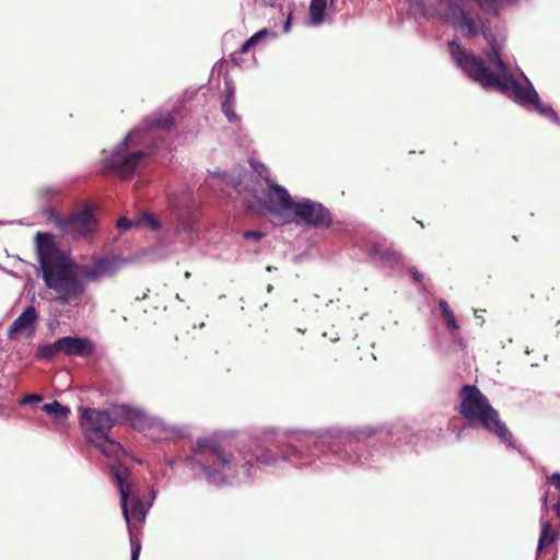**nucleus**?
<instances>
[{
  "label": "nucleus",
  "instance_id": "nucleus-17",
  "mask_svg": "<svg viewBox=\"0 0 560 560\" xmlns=\"http://www.w3.org/2000/svg\"><path fill=\"white\" fill-rule=\"evenodd\" d=\"M275 33L269 31L268 28H262L250 36L240 48L238 52L232 54V60L235 61L236 54H246L256 45L265 42L268 37H275Z\"/></svg>",
  "mask_w": 560,
  "mask_h": 560
},
{
  "label": "nucleus",
  "instance_id": "nucleus-1",
  "mask_svg": "<svg viewBox=\"0 0 560 560\" xmlns=\"http://www.w3.org/2000/svg\"><path fill=\"white\" fill-rule=\"evenodd\" d=\"M412 8L419 9L422 14L436 16L454 28L463 32L465 37H476L482 34L486 38L492 37L487 22L470 8L463 3V0H407ZM491 52L488 55L490 65L495 69L491 71L481 58L467 51L462 45L452 40L448 44L450 54L455 63L475 82L482 88L489 89L486 83L490 75L509 77L508 66L501 58V54L494 38L490 39Z\"/></svg>",
  "mask_w": 560,
  "mask_h": 560
},
{
  "label": "nucleus",
  "instance_id": "nucleus-5",
  "mask_svg": "<svg viewBox=\"0 0 560 560\" xmlns=\"http://www.w3.org/2000/svg\"><path fill=\"white\" fill-rule=\"evenodd\" d=\"M458 413L468 422L478 421L483 429L495 435L506 445L513 444V434L501 420L497 409L476 385H464L459 389Z\"/></svg>",
  "mask_w": 560,
  "mask_h": 560
},
{
  "label": "nucleus",
  "instance_id": "nucleus-33",
  "mask_svg": "<svg viewBox=\"0 0 560 560\" xmlns=\"http://www.w3.org/2000/svg\"><path fill=\"white\" fill-rule=\"evenodd\" d=\"M42 396L37 394L27 395L22 399V402H28V401H40Z\"/></svg>",
  "mask_w": 560,
  "mask_h": 560
},
{
  "label": "nucleus",
  "instance_id": "nucleus-35",
  "mask_svg": "<svg viewBox=\"0 0 560 560\" xmlns=\"http://www.w3.org/2000/svg\"><path fill=\"white\" fill-rule=\"evenodd\" d=\"M480 7H492L497 0H475Z\"/></svg>",
  "mask_w": 560,
  "mask_h": 560
},
{
  "label": "nucleus",
  "instance_id": "nucleus-36",
  "mask_svg": "<svg viewBox=\"0 0 560 560\" xmlns=\"http://www.w3.org/2000/svg\"><path fill=\"white\" fill-rule=\"evenodd\" d=\"M553 510L558 517H560V498H557V503L553 506Z\"/></svg>",
  "mask_w": 560,
  "mask_h": 560
},
{
  "label": "nucleus",
  "instance_id": "nucleus-28",
  "mask_svg": "<svg viewBox=\"0 0 560 560\" xmlns=\"http://www.w3.org/2000/svg\"><path fill=\"white\" fill-rule=\"evenodd\" d=\"M133 225V222L125 217H121L117 220L116 226L120 231H127Z\"/></svg>",
  "mask_w": 560,
  "mask_h": 560
},
{
  "label": "nucleus",
  "instance_id": "nucleus-11",
  "mask_svg": "<svg viewBox=\"0 0 560 560\" xmlns=\"http://www.w3.org/2000/svg\"><path fill=\"white\" fill-rule=\"evenodd\" d=\"M55 224L65 235L74 240L88 238L97 230V221L90 207L75 211L67 218H58Z\"/></svg>",
  "mask_w": 560,
  "mask_h": 560
},
{
  "label": "nucleus",
  "instance_id": "nucleus-27",
  "mask_svg": "<svg viewBox=\"0 0 560 560\" xmlns=\"http://www.w3.org/2000/svg\"><path fill=\"white\" fill-rule=\"evenodd\" d=\"M548 483L555 487L557 492V498H560V474L555 472L551 476L547 477Z\"/></svg>",
  "mask_w": 560,
  "mask_h": 560
},
{
  "label": "nucleus",
  "instance_id": "nucleus-8",
  "mask_svg": "<svg viewBox=\"0 0 560 560\" xmlns=\"http://www.w3.org/2000/svg\"><path fill=\"white\" fill-rule=\"evenodd\" d=\"M80 425L85 431L86 438L91 441L107 435L112 428L119 423V418H132L137 412L121 406L108 410H97L94 408H81Z\"/></svg>",
  "mask_w": 560,
  "mask_h": 560
},
{
  "label": "nucleus",
  "instance_id": "nucleus-3",
  "mask_svg": "<svg viewBox=\"0 0 560 560\" xmlns=\"http://www.w3.org/2000/svg\"><path fill=\"white\" fill-rule=\"evenodd\" d=\"M192 465L198 466L209 482L232 483L240 477L248 478L254 462L271 465L277 462L269 450L257 446L255 450H228L211 439L198 440L194 451Z\"/></svg>",
  "mask_w": 560,
  "mask_h": 560
},
{
  "label": "nucleus",
  "instance_id": "nucleus-29",
  "mask_svg": "<svg viewBox=\"0 0 560 560\" xmlns=\"http://www.w3.org/2000/svg\"><path fill=\"white\" fill-rule=\"evenodd\" d=\"M144 222L154 231L160 229V223L150 214H144Z\"/></svg>",
  "mask_w": 560,
  "mask_h": 560
},
{
  "label": "nucleus",
  "instance_id": "nucleus-32",
  "mask_svg": "<svg viewBox=\"0 0 560 560\" xmlns=\"http://www.w3.org/2000/svg\"><path fill=\"white\" fill-rule=\"evenodd\" d=\"M410 273L415 282L421 283L423 281V275L417 269H411Z\"/></svg>",
  "mask_w": 560,
  "mask_h": 560
},
{
  "label": "nucleus",
  "instance_id": "nucleus-16",
  "mask_svg": "<svg viewBox=\"0 0 560 560\" xmlns=\"http://www.w3.org/2000/svg\"><path fill=\"white\" fill-rule=\"evenodd\" d=\"M92 444L96 448H98L105 456L116 458L117 462L114 463L113 465H116V464L122 465L119 462V459L122 455H125V451H124L122 446L120 445V443L110 439L108 436V434L97 439L96 441H93Z\"/></svg>",
  "mask_w": 560,
  "mask_h": 560
},
{
  "label": "nucleus",
  "instance_id": "nucleus-37",
  "mask_svg": "<svg viewBox=\"0 0 560 560\" xmlns=\"http://www.w3.org/2000/svg\"><path fill=\"white\" fill-rule=\"evenodd\" d=\"M277 0H260L264 5H273Z\"/></svg>",
  "mask_w": 560,
  "mask_h": 560
},
{
  "label": "nucleus",
  "instance_id": "nucleus-10",
  "mask_svg": "<svg viewBox=\"0 0 560 560\" xmlns=\"http://www.w3.org/2000/svg\"><path fill=\"white\" fill-rule=\"evenodd\" d=\"M486 83L488 84L489 89L499 91L510 96L515 103L526 108H529L534 100L538 98V93L528 79H526L527 85H523L511 74L509 77L490 75L487 78Z\"/></svg>",
  "mask_w": 560,
  "mask_h": 560
},
{
  "label": "nucleus",
  "instance_id": "nucleus-23",
  "mask_svg": "<svg viewBox=\"0 0 560 560\" xmlns=\"http://www.w3.org/2000/svg\"><path fill=\"white\" fill-rule=\"evenodd\" d=\"M327 0H311L310 16L314 24H319L324 20Z\"/></svg>",
  "mask_w": 560,
  "mask_h": 560
},
{
  "label": "nucleus",
  "instance_id": "nucleus-34",
  "mask_svg": "<svg viewBox=\"0 0 560 560\" xmlns=\"http://www.w3.org/2000/svg\"><path fill=\"white\" fill-rule=\"evenodd\" d=\"M552 494L549 490H547L542 495V508L545 511H548V501Z\"/></svg>",
  "mask_w": 560,
  "mask_h": 560
},
{
  "label": "nucleus",
  "instance_id": "nucleus-24",
  "mask_svg": "<svg viewBox=\"0 0 560 560\" xmlns=\"http://www.w3.org/2000/svg\"><path fill=\"white\" fill-rule=\"evenodd\" d=\"M61 350L57 346V340L50 345H42L37 349L36 358L39 360H52Z\"/></svg>",
  "mask_w": 560,
  "mask_h": 560
},
{
  "label": "nucleus",
  "instance_id": "nucleus-4",
  "mask_svg": "<svg viewBox=\"0 0 560 560\" xmlns=\"http://www.w3.org/2000/svg\"><path fill=\"white\" fill-rule=\"evenodd\" d=\"M266 197L265 209L284 223H304L314 228H328L331 224V214L322 203L311 199L295 201L282 186L271 187Z\"/></svg>",
  "mask_w": 560,
  "mask_h": 560
},
{
  "label": "nucleus",
  "instance_id": "nucleus-12",
  "mask_svg": "<svg viewBox=\"0 0 560 560\" xmlns=\"http://www.w3.org/2000/svg\"><path fill=\"white\" fill-rule=\"evenodd\" d=\"M38 319V314L33 305L24 308V311L13 320L9 330L8 338L15 339L18 335H24L31 338L35 334V324Z\"/></svg>",
  "mask_w": 560,
  "mask_h": 560
},
{
  "label": "nucleus",
  "instance_id": "nucleus-7",
  "mask_svg": "<svg viewBox=\"0 0 560 560\" xmlns=\"http://www.w3.org/2000/svg\"><path fill=\"white\" fill-rule=\"evenodd\" d=\"M376 430L371 428L357 429L354 431L324 432L320 434L304 433L296 440L307 446L313 445L315 448L331 451L343 459L355 460L359 456H351L348 452L355 451L357 445L373 436Z\"/></svg>",
  "mask_w": 560,
  "mask_h": 560
},
{
  "label": "nucleus",
  "instance_id": "nucleus-25",
  "mask_svg": "<svg viewBox=\"0 0 560 560\" xmlns=\"http://www.w3.org/2000/svg\"><path fill=\"white\" fill-rule=\"evenodd\" d=\"M301 334H304V331H302L301 329H296L295 331L289 332L285 337L287 346L293 350L302 351L305 347V341L303 338L300 337Z\"/></svg>",
  "mask_w": 560,
  "mask_h": 560
},
{
  "label": "nucleus",
  "instance_id": "nucleus-31",
  "mask_svg": "<svg viewBox=\"0 0 560 560\" xmlns=\"http://www.w3.org/2000/svg\"><path fill=\"white\" fill-rule=\"evenodd\" d=\"M243 236L245 240L259 241L264 236V234L258 231H246Z\"/></svg>",
  "mask_w": 560,
  "mask_h": 560
},
{
  "label": "nucleus",
  "instance_id": "nucleus-38",
  "mask_svg": "<svg viewBox=\"0 0 560 560\" xmlns=\"http://www.w3.org/2000/svg\"><path fill=\"white\" fill-rule=\"evenodd\" d=\"M289 26H290V19L287 21L285 25H284V31H288L289 30Z\"/></svg>",
  "mask_w": 560,
  "mask_h": 560
},
{
  "label": "nucleus",
  "instance_id": "nucleus-22",
  "mask_svg": "<svg viewBox=\"0 0 560 560\" xmlns=\"http://www.w3.org/2000/svg\"><path fill=\"white\" fill-rule=\"evenodd\" d=\"M439 307L441 310V315L442 318L444 319L447 329L451 331L458 329L459 326L455 318L454 312L450 307L448 303L445 300H440Z\"/></svg>",
  "mask_w": 560,
  "mask_h": 560
},
{
  "label": "nucleus",
  "instance_id": "nucleus-39",
  "mask_svg": "<svg viewBox=\"0 0 560 560\" xmlns=\"http://www.w3.org/2000/svg\"><path fill=\"white\" fill-rule=\"evenodd\" d=\"M260 342H261L262 345H266V343H267V341H266L264 338L260 340Z\"/></svg>",
  "mask_w": 560,
  "mask_h": 560
},
{
  "label": "nucleus",
  "instance_id": "nucleus-15",
  "mask_svg": "<svg viewBox=\"0 0 560 560\" xmlns=\"http://www.w3.org/2000/svg\"><path fill=\"white\" fill-rule=\"evenodd\" d=\"M57 346L67 355L90 357L94 352V345L88 338L62 337L57 340Z\"/></svg>",
  "mask_w": 560,
  "mask_h": 560
},
{
  "label": "nucleus",
  "instance_id": "nucleus-21",
  "mask_svg": "<svg viewBox=\"0 0 560 560\" xmlns=\"http://www.w3.org/2000/svg\"><path fill=\"white\" fill-rule=\"evenodd\" d=\"M532 107L536 113H538L540 116L551 120L552 122L559 125L560 119L557 113L553 110V108L545 103L541 102L540 97L538 96L537 100H534Z\"/></svg>",
  "mask_w": 560,
  "mask_h": 560
},
{
  "label": "nucleus",
  "instance_id": "nucleus-30",
  "mask_svg": "<svg viewBox=\"0 0 560 560\" xmlns=\"http://www.w3.org/2000/svg\"><path fill=\"white\" fill-rule=\"evenodd\" d=\"M298 454H299V451H298L296 446L290 445V446H288L285 452L281 453V457L283 459H287V458H291L292 456H298Z\"/></svg>",
  "mask_w": 560,
  "mask_h": 560
},
{
  "label": "nucleus",
  "instance_id": "nucleus-2",
  "mask_svg": "<svg viewBox=\"0 0 560 560\" xmlns=\"http://www.w3.org/2000/svg\"><path fill=\"white\" fill-rule=\"evenodd\" d=\"M36 247L42 279L60 305L77 303L83 298L86 285L80 276L96 282L115 276L121 266L117 257L110 256H102L92 265L75 264L59 249L49 233L37 232Z\"/></svg>",
  "mask_w": 560,
  "mask_h": 560
},
{
  "label": "nucleus",
  "instance_id": "nucleus-20",
  "mask_svg": "<svg viewBox=\"0 0 560 560\" xmlns=\"http://www.w3.org/2000/svg\"><path fill=\"white\" fill-rule=\"evenodd\" d=\"M558 538V533L552 530L551 523L544 521L541 524V533L538 541V552L542 550L546 545L553 544Z\"/></svg>",
  "mask_w": 560,
  "mask_h": 560
},
{
  "label": "nucleus",
  "instance_id": "nucleus-18",
  "mask_svg": "<svg viewBox=\"0 0 560 560\" xmlns=\"http://www.w3.org/2000/svg\"><path fill=\"white\" fill-rule=\"evenodd\" d=\"M43 410L48 415L52 416L56 421L60 424H63L70 415V409L66 406H62L59 401L54 400L52 402L45 404L43 406Z\"/></svg>",
  "mask_w": 560,
  "mask_h": 560
},
{
  "label": "nucleus",
  "instance_id": "nucleus-6",
  "mask_svg": "<svg viewBox=\"0 0 560 560\" xmlns=\"http://www.w3.org/2000/svg\"><path fill=\"white\" fill-rule=\"evenodd\" d=\"M112 475L120 493V508L128 525L131 546V559L139 560L141 552V542L137 537L142 524L145 522L150 505H145L141 499H131V511L128 509V500L131 493V485L128 482L130 476L129 469L125 465L116 464L110 466Z\"/></svg>",
  "mask_w": 560,
  "mask_h": 560
},
{
  "label": "nucleus",
  "instance_id": "nucleus-19",
  "mask_svg": "<svg viewBox=\"0 0 560 560\" xmlns=\"http://www.w3.org/2000/svg\"><path fill=\"white\" fill-rule=\"evenodd\" d=\"M148 125L151 129L170 131L175 127V119L171 114H165L149 118Z\"/></svg>",
  "mask_w": 560,
  "mask_h": 560
},
{
  "label": "nucleus",
  "instance_id": "nucleus-26",
  "mask_svg": "<svg viewBox=\"0 0 560 560\" xmlns=\"http://www.w3.org/2000/svg\"><path fill=\"white\" fill-rule=\"evenodd\" d=\"M222 110L225 114L229 121L234 122L238 121L240 117L234 112V94L233 91H230L228 97L222 103Z\"/></svg>",
  "mask_w": 560,
  "mask_h": 560
},
{
  "label": "nucleus",
  "instance_id": "nucleus-14",
  "mask_svg": "<svg viewBox=\"0 0 560 560\" xmlns=\"http://www.w3.org/2000/svg\"><path fill=\"white\" fill-rule=\"evenodd\" d=\"M369 256L383 267L395 268L402 264L401 254L386 242L374 243L370 247Z\"/></svg>",
  "mask_w": 560,
  "mask_h": 560
},
{
  "label": "nucleus",
  "instance_id": "nucleus-13",
  "mask_svg": "<svg viewBox=\"0 0 560 560\" xmlns=\"http://www.w3.org/2000/svg\"><path fill=\"white\" fill-rule=\"evenodd\" d=\"M250 166L257 177L265 182L266 186H262L260 182L255 180L252 185H247V188L253 194L255 199L265 208V199H267L266 195L269 192L271 187L279 185L271 180L270 171L262 163L250 161Z\"/></svg>",
  "mask_w": 560,
  "mask_h": 560
},
{
  "label": "nucleus",
  "instance_id": "nucleus-9",
  "mask_svg": "<svg viewBox=\"0 0 560 560\" xmlns=\"http://www.w3.org/2000/svg\"><path fill=\"white\" fill-rule=\"evenodd\" d=\"M130 136L117 144L103 158L104 171L117 175L120 179H131L149 152L132 150L129 145Z\"/></svg>",
  "mask_w": 560,
  "mask_h": 560
}]
</instances>
